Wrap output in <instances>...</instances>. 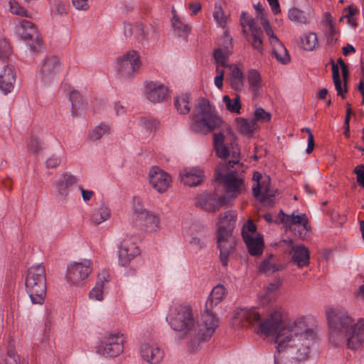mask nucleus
I'll return each instance as SVG.
<instances>
[{
    "label": "nucleus",
    "instance_id": "obj_24",
    "mask_svg": "<svg viewBox=\"0 0 364 364\" xmlns=\"http://www.w3.org/2000/svg\"><path fill=\"white\" fill-rule=\"evenodd\" d=\"M16 82V72L12 65H4L0 71V90L5 94L11 92Z\"/></svg>",
    "mask_w": 364,
    "mask_h": 364
},
{
    "label": "nucleus",
    "instance_id": "obj_47",
    "mask_svg": "<svg viewBox=\"0 0 364 364\" xmlns=\"http://www.w3.org/2000/svg\"><path fill=\"white\" fill-rule=\"evenodd\" d=\"M105 287L103 284L97 282L95 286L90 291V298L97 301H102L103 299Z\"/></svg>",
    "mask_w": 364,
    "mask_h": 364
},
{
    "label": "nucleus",
    "instance_id": "obj_12",
    "mask_svg": "<svg viewBox=\"0 0 364 364\" xmlns=\"http://www.w3.org/2000/svg\"><path fill=\"white\" fill-rule=\"evenodd\" d=\"M241 26L247 41L252 48L259 53L263 51L262 31L256 21L251 17L242 14Z\"/></svg>",
    "mask_w": 364,
    "mask_h": 364
},
{
    "label": "nucleus",
    "instance_id": "obj_45",
    "mask_svg": "<svg viewBox=\"0 0 364 364\" xmlns=\"http://www.w3.org/2000/svg\"><path fill=\"white\" fill-rule=\"evenodd\" d=\"M344 13L343 17L347 18L348 23L355 27L357 26L355 16L359 14L358 8L354 5H350L344 9Z\"/></svg>",
    "mask_w": 364,
    "mask_h": 364
},
{
    "label": "nucleus",
    "instance_id": "obj_61",
    "mask_svg": "<svg viewBox=\"0 0 364 364\" xmlns=\"http://www.w3.org/2000/svg\"><path fill=\"white\" fill-rule=\"evenodd\" d=\"M110 279V274L109 271L103 269L97 275V282L103 284L105 287V284L107 283Z\"/></svg>",
    "mask_w": 364,
    "mask_h": 364
},
{
    "label": "nucleus",
    "instance_id": "obj_17",
    "mask_svg": "<svg viewBox=\"0 0 364 364\" xmlns=\"http://www.w3.org/2000/svg\"><path fill=\"white\" fill-rule=\"evenodd\" d=\"M196 206L209 213L218 211L222 206L228 205L226 197L216 193H204L196 198Z\"/></svg>",
    "mask_w": 364,
    "mask_h": 364
},
{
    "label": "nucleus",
    "instance_id": "obj_38",
    "mask_svg": "<svg viewBox=\"0 0 364 364\" xmlns=\"http://www.w3.org/2000/svg\"><path fill=\"white\" fill-rule=\"evenodd\" d=\"M300 44L304 50H313L318 45L317 35L314 32L303 34L300 38Z\"/></svg>",
    "mask_w": 364,
    "mask_h": 364
},
{
    "label": "nucleus",
    "instance_id": "obj_33",
    "mask_svg": "<svg viewBox=\"0 0 364 364\" xmlns=\"http://www.w3.org/2000/svg\"><path fill=\"white\" fill-rule=\"evenodd\" d=\"M110 217V209L106 205L101 204L93 210L90 216V220L94 225H97L107 221Z\"/></svg>",
    "mask_w": 364,
    "mask_h": 364
},
{
    "label": "nucleus",
    "instance_id": "obj_50",
    "mask_svg": "<svg viewBox=\"0 0 364 364\" xmlns=\"http://www.w3.org/2000/svg\"><path fill=\"white\" fill-rule=\"evenodd\" d=\"M255 119L256 121L264 123L270 121L272 115L262 108H257L255 111Z\"/></svg>",
    "mask_w": 364,
    "mask_h": 364
},
{
    "label": "nucleus",
    "instance_id": "obj_6",
    "mask_svg": "<svg viewBox=\"0 0 364 364\" xmlns=\"http://www.w3.org/2000/svg\"><path fill=\"white\" fill-rule=\"evenodd\" d=\"M220 122V117L210 102L205 98L200 99L192 114V129L198 132H209L218 127Z\"/></svg>",
    "mask_w": 364,
    "mask_h": 364
},
{
    "label": "nucleus",
    "instance_id": "obj_4",
    "mask_svg": "<svg viewBox=\"0 0 364 364\" xmlns=\"http://www.w3.org/2000/svg\"><path fill=\"white\" fill-rule=\"evenodd\" d=\"M166 321L177 333L178 340H186L191 350L196 338V321L193 308L189 304H175L169 309Z\"/></svg>",
    "mask_w": 364,
    "mask_h": 364
},
{
    "label": "nucleus",
    "instance_id": "obj_40",
    "mask_svg": "<svg viewBox=\"0 0 364 364\" xmlns=\"http://www.w3.org/2000/svg\"><path fill=\"white\" fill-rule=\"evenodd\" d=\"M175 107L179 113L182 114H188L191 109L190 96L187 94H183L176 97Z\"/></svg>",
    "mask_w": 364,
    "mask_h": 364
},
{
    "label": "nucleus",
    "instance_id": "obj_58",
    "mask_svg": "<svg viewBox=\"0 0 364 364\" xmlns=\"http://www.w3.org/2000/svg\"><path fill=\"white\" fill-rule=\"evenodd\" d=\"M73 5L77 10L87 11L89 9V0H72Z\"/></svg>",
    "mask_w": 364,
    "mask_h": 364
},
{
    "label": "nucleus",
    "instance_id": "obj_62",
    "mask_svg": "<svg viewBox=\"0 0 364 364\" xmlns=\"http://www.w3.org/2000/svg\"><path fill=\"white\" fill-rule=\"evenodd\" d=\"M189 244L193 247L200 250L205 247V243L200 238L193 237L189 240Z\"/></svg>",
    "mask_w": 364,
    "mask_h": 364
},
{
    "label": "nucleus",
    "instance_id": "obj_34",
    "mask_svg": "<svg viewBox=\"0 0 364 364\" xmlns=\"http://www.w3.org/2000/svg\"><path fill=\"white\" fill-rule=\"evenodd\" d=\"M225 4L222 1H216L214 5V11L213 16L214 20L216 21L218 26L225 28L230 22L229 16L227 15L223 10V5Z\"/></svg>",
    "mask_w": 364,
    "mask_h": 364
},
{
    "label": "nucleus",
    "instance_id": "obj_41",
    "mask_svg": "<svg viewBox=\"0 0 364 364\" xmlns=\"http://www.w3.org/2000/svg\"><path fill=\"white\" fill-rule=\"evenodd\" d=\"M223 102L229 112L236 114L240 113L241 103L240 97L238 95L234 99H231L229 95H224L223 97Z\"/></svg>",
    "mask_w": 364,
    "mask_h": 364
},
{
    "label": "nucleus",
    "instance_id": "obj_30",
    "mask_svg": "<svg viewBox=\"0 0 364 364\" xmlns=\"http://www.w3.org/2000/svg\"><path fill=\"white\" fill-rule=\"evenodd\" d=\"M249 251L252 256H259L262 254L264 249V241L262 236L256 235L243 239Z\"/></svg>",
    "mask_w": 364,
    "mask_h": 364
},
{
    "label": "nucleus",
    "instance_id": "obj_28",
    "mask_svg": "<svg viewBox=\"0 0 364 364\" xmlns=\"http://www.w3.org/2000/svg\"><path fill=\"white\" fill-rule=\"evenodd\" d=\"M292 262L298 267L308 266L310 260V254L307 247L304 245L293 246L291 250Z\"/></svg>",
    "mask_w": 364,
    "mask_h": 364
},
{
    "label": "nucleus",
    "instance_id": "obj_51",
    "mask_svg": "<svg viewBox=\"0 0 364 364\" xmlns=\"http://www.w3.org/2000/svg\"><path fill=\"white\" fill-rule=\"evenodd\" d=\"M271 296L272 295L268 291L264 289L258 294V300L259 304L262 306H265L272 301H274L276 298Z\"/></svg>",
    "mask_w": 364,
    "mask_h": 364
},
{
    "label": "nucleus",
    "instance_id": "obj_14",
    "mask_svg": "<svg viewBox=\"0 0 364 364\" xmlns=\"http://www.w3.org/2000/svg\"><path fill=\"white\" fill-rule=\"evenodd\" d=\"M262 24L267 36L269 38V41L272 48V53L275 58L282 64H287L290 61V55L284 44L274 34L270 23L266 17H262Z\"/></svg>",
    "mask_w": 364,
    "mask_h": 364
},
{
    "label": "nucleus",
    "instance_id": "obj_32",
    "mask_svg": "<svg viewBox=\"0 0 364 364\" xmlns=\"http://www.w3.org/2000/svg\"><path fill=\"white\" fill-rule=\"evenodd\" d=\"M247 80L250 90L254 95H257L262 86V80L259 71L255 69L248 70Z\"/></svg>",
    "mask_w": 364,
    "mask_h": 364
},
{
    "label": "nucleus",
    "instance_id": "obj_29",
    "mask_svg": "<svg viewBox=\"0 0 364 364\" xmlns=\"http://www.w3.org/2000/svg\"><path fill=\"white\" fill-rule=\"evenodd\" d=\"M226 291L223 285H217L210 292L208 299L206 301L205 307L213 309L218 304H220L225 297Z\"/></svg>",
    "mask_w": 364,
    "mask_h": 364
},
{
    "label": "nucleus",
    "instance_id": "obj_42",
    "mask_svg": "<svg viewBox=\"0 0 364 364\" xmlns=\"http://www.w3.org/2000/svg\"><path fill=\"white\" fill-rule=\"evenodd\" d=\"M288 16L291 21L298 23L305 24L308 21V16L304 11L295 7L289 10Z\"/></svg>",
    "mask_w": 364,
    "mask_h": 364
},
{
    "label": "nucleus",
    "instance_id": "obj_54",
    "mask_svg": "<svg viewBox=\"0 0 364 364\" xmlns=\"http://www.w3.org/2000/svg\"><path fill=\"white\" fill-rule=\"evenodd\" d=\"M28 151L33 153H38L41 149V144L38 139L31 136L27 143Z\"/></svg>",
    "mask_w": 364,
    "mask_h": 364
},
{
    "label": "nucleus",
    "instance_id": "obj_59",
    "mask_svg": "<svg viewBox=\"0 0 364 364\" xmlns=\"http://www.w3.org/2000/svg\"><path fill=\"white\" fill-rule=\"evenodd\" d=\"M6 364H20V358L14 350H9L6 359Z\"/></svg>",
    "mask_w": 364,
    "mask_h": 364
},
{
    "label": "nucleus",
    "instance_id": "obj_56",
    "mask_svg": "<svg viewBox=\"0 0 364 364\" xmlns=\"http://www.w3.org/2000/svg\"><path fill=\"white\" fill-rule=\"evenodd\" d=\"M216 74L217 75L214 79V83L219 90H222L223 87L224 70L219 67H217Z\"/></svg>",
    "mask_w": 364,
    "mask_h": 364
},
{
    "label": "nucleus",
    "instance_id": "obj_11",
    "mask_svg": "<svg viewBox=\"0 0 364 364\" xmlns=\"http://www.w3.org/2000/svg\"><path fill=\"white\" fill-rule=\"evenodd\" d=\"M141 65L139 54L132 50L117 58L116 68L122 77L131 78L139 71Z\"/></svg>",
    "mask_w": 364,
    "mask_h": 364
},
{
    "label": "nucleus",
    "instance_id": "obj_23",
    "mask_svg": "<svg viewBox=\"0 0 364 364\" xmlns=\"http://www.w3.org/2000/svg\"><path fill=\"white\" fill-rule=\"evenodd\" d=\"M226 80L231 88L237 92H240L245 86V77L243 70L237 65L232 64L228 67Z\"/></svg>",
    "mask_w": 364,
    "mask_h": 364
},
{
    "label": "nucleus",
    "instance_id": "obj_35",
    "mask_svg": "<svg viewBox=\"0 0 364 364\" xmlns=\"http://www.w3.org/2000/svg\"><path fill=\"white\" fill-rule=\"evenodd\" d=\"M231 53V49L228 46H225L224 48L220 47L215 49L213 53V57L218 67L220 65L228 68L230 65H228V60Z\"/></svg>",
    "mask_w": 364,
    "mask_h": 364
},
{
    "label": "nucleus",
    "instance_id": "obj_15",
    "mask_svg": "<svg viewBox=\"0 0 364 364\" xmlns=\"http://www.w3.org/2000/svg\"><path fill=\"white\" fill-rule=\"evenodd\" d=\"M18 33L33 52L40 51L43 46L42 38L35 25L30 21L23 20L18 28Z\"/></svg>",
    "mask_w": 364,
    "mask_h": 364
},
{
    "label": "nucleus",
    "instance_id": "obj_10",
    "mask_svg": "<svg viewBox=\"0 0 364 364\" xmlns=\"http://www.w3.org/2000/svg\"><path fill=\"white\" fill-rule=\"evenodd\" d=\"M126 337L120 332H112L105 334L97 347L98 353L110 357H116L124 350Z\"/></svg>",
    "mask_w": 364,
    "mask_h": 364
},
{
    "label": "nucleus",
    "instance_id": "obj_55",
    "mask_svg": "<svg viewBox=\"0 0 364 364\" xmlns=\"http://www.w3.org/2000/svg\"><path fill=\"white\" fill-rule=\"evenodd\" d=\"M354 173L356 174L357 183L364 188V166L362 164L357 166L354 169Z\"/></svg>",
    "mask_w": 364,
    "mask_h": 364
},
{
    "label": "nucleus",
    "instance_id": "obj_5",
    "mask_svg": "<svg viewBox=\"0 0 364 364\" xmlns=\"http://www.w3.org/2000/svg\"><path fill=\"white\" fill-rule=\"evenodd\" d=\"M237 220V213L228 210L219 214L217 218V242L220 249V259L223 266H227L228 257L235 247V240L232 231Z\"/></svg>",
    "mask_w": 364,
    "mask_h": 364
},
{
    "label": "nucleus",
    "instance_id": "obj_48",
    "mask_svg": "<svg viewBox=\"0 0 364 364\" xmlns=\"http://www.w3.org/2000/svg\"><path fill=\"white\" fill-rule=\"evenodd\" d=\"M256 230L257 229L255 225L252 222L248 221L242 228V235L243 239L256 235H260L257 232Z\"/></svg>",
    "mask_w": 364,
    "mask_h": 364
},
{
    "label": "nucleus",
    "instance_id": "obj_43",
    "mask_svg": "<svg viewBox=\"0 0 364 364\" xmlns=\"http://www.w3.org/2000/svg\"><path fill=\"white\" fill-rule=\"evenodd\" d=\"M280 269L279 265L273 262V257H269L264 259L259 266V271L265 274L273 273Z\"/></svg>",
    "mask_w": 364,
    "mask_h": 364
},
{
    "label": "nucleus",
    "instance_id": "obj_44",
    "mask_svg": "<svg viewBox=\"0 0 364 364\" xmlns=\"http://www.w3.org/2000/svg\"><path fill=\"white\" fill-rule=\"evenodd\" d=\"M111 128L108 124H100L92 129V131L89 134V137L92 141H95L100 139L105 134H109Z\"/></svg>",
    "mask_w": 364,
    "mask_h": 364
},
{
    "label": "nucleus",
    "instance_id": "obj_52",
    "mask_svg": "<svg viewBox=\"0 0 364 364\" xmlns=\"http://www.w3.org/2000/svg\"><path fill=\"white\" fill-rule=\"evenodd\" d=\"M11 52L9 43L5 39L0 40V59H6Z\"/></svg>",
    "mask_w": 364,
    "mask_h": 364
},
{
    "label": "nucleus",
    "instance_id": "obj_3",
    "mask_svg": "<svg viewBox=\"0 0 364 364\" xmlns=\"http://www.w3.org/2000/svg\"><path fill=\"white\" fill-rule=\"evenodd\" d=\"M329 341L335 345L346 341L350 349L358 348L364 342V319L357 323L346 313L330 308L326 311Z\"/></svg>",
    "mask_w": 364,
    "mask_h": 364
},
{
    "label": "nucleus",
    "instance_id": "obj_25",
    "mask_svg": "<svg viewBox=\"0 0 364 364\" xmlns=\"http://www.w3.org/2000/svg\"><path fill=\"white\" fill-rule=\"evenodd\" d=\"M168 92V89L161 83L150 82L146 85V97L152 102L156 103L164 100Z\"/></svg>",
    "mask_w": 364,
    "mask_h": 364
},
{
    "label": "nucleus",
    "instance_id": "obj_31",
    "mask_svg": "<svg viewBox=\"0 0 364 364\" xmlns=\"http://www.w3.org/2000/svg\"><path fill=\"white\" fill-rule=\"evenodd\" d=\"M171 12V26L173 30L181 36H188L191 31V27L181 18L174 8L172 9Z\"/></svg>",
    "mask_w": 364,
    "mask_h": 364
},
{
    "label": "nucleus",
    "instance_id": "obj_39",
    "mask_svg": "<svg viewBox=\"0 0 364 364\" xmlns=\"http://www.w3.org/2000/svg\"><path fill=\"white\" fill-rule=\"evenodd\" d=\"M236 127L243 134H251L255 129V121L242 117L235 119Z\"/></svg>",
    "mask_w": 364,
    "mask_h": 364
},
{
    "label": "nucleus",
    "instance_id": "obj_9",
    "mask_svg": "<svg viewBox=\"0 0 364 364\" xmlns=\"http://www.w3.org/2000/svg\"><path fill=\"white\" fill-rule=\"evenodd\" d=\"M93 271L91 259H83L70 263L67 267L65 279L70 286L82 287Z\"/></svg>",
    "mask_w": 364,
    "mask_h": 364
},
{
    "label": "nucleus",
    "instance_id": "obj_18",
    "mask_svg": "<svg viewBox=\"0 0 364 364\" xmlns=\"http://www.w3.org/2000/svg\"><path fill=\"white\" fill-rule=\"evenodd\" d=\"M333 79L338 95L342 98L346 92V80L348 75V67L342 58L332 65Z\"/></svg>",
    "mask_w": 364,
    "mask_h": 364
},
{
    "label": "nucleus",
    "instance_id": "obj_20",
    "mask_svg": "<svg viewBox=\"0 0 364 364\" xmlns=\"http://www.w3.org/2000/svg\"><path fill=\"white\" fill-rule=\"evenodd\" d=\"M62 71V65L56 57L48 58L44 62L40 71L42 80L50 82L58 77Z\"/></svg>",
    "mask_w": 364,
    "mask_h": 364
},
{
    "label": "nucleus",
    "instance_id": "obj_36",
    "mask_svg": "<svg viewBox=\"0 0 364 364\" xmlns=\"http://www.w3.org/2000/svg\"><path fill=\"white\" fill-rule=\"evenodd\" d=\"M144 225L146 231L155 232L160 228V218L158 215L149 211L143 218Z\"/></svg>",
    "mask_w": 364,
    "mask_h": 364
},
{
    "label": "nucleus",
    "instance_id": "obj_22",
    "mask_svg": "<svg viewBox=\"0 0 364 364\" xmlns=\"http://www.w3.org/2000/svg\"><path fill=\"white\" fill-rule=\"evenodd\" d=\"M204 178V171L198 167L185 168L180 172L181 181L189 186L200 185Z\"/></svg>",
    "mask_w": 364,
    "mask_h": 364
},
{
    "label": "nucleus",
    "instance_id": "obj_7",
    "mask_svg": "<svg viewBox=\"0 0 364 364\" xmlns=\"http://www.w3.org/2000/svg\"><path fill=\"white\" fill-rule=\"evenodd\" d=\"M26 288L33 304H42L46 296L47 284L43 265L31 267L26 278Z\"/></svg>",
    "mask_w": 364,
    "mask_h": 364
},
{
    "label": "nucleus",
    "instance_id": "obj_64",
    "mask_svg": "<svg viewBox=\"0 0 364 364\" xmlns=\"http://www.w3.org/2000/svg\"><path fill=\"white\" fill-rule=\"evenodd\" d=\"M60 164V159L58 156H52L46 161L48 168H55Z\"/></svg>",
    "mask_w": 364,
    "mask_h": 364
},
{
    "label": "nucleus",
    "instance_id": "obj_60",
    "mask_svg": "<svg viewBox=\"0 0 364 364\" xmlns=\"http://www.w3.org/2000/svg\"><path fill=\"white\" fill-rule=\"evenodd\" d=\"M70 100L72 103L73 109H75V107L78 105L80 102L81 96L78 91L72 90L70 92Z\"/></svg>",
    "mask_w": 364,
    "mask_h": 364
},
{
    "label": "nucleus",
    "instance_id": "obj_16",
    "mask_svg": "<svg viewBox=\"0 0 364 364\" xmlns=\"http://www.w3.org/2000/svg\"><path fill=\"white\" fill-rule=\"evenodd\" d=\"M148 178L151 186L159 193L166 192L172 183L171 175L159 166L150 168Z\"/></svg>",
    "mask_w": 364,
    "mask_h": 364
},
{
    "label": "nucleus",
    "instance_id": "obj_57",
    "mask_svg": "<svg viewBox=\"0 0 364 364\" xmlns=\"http://www.w3.org/2000/svg\"><path fill=\"white\" fill-rule=\"evenodd\" d=\"M280 286H281V282L279 281H277L273 283L269 284L265 287L264 289L272 295L271 296H274L277 299V295H278V291L280 288Z\"/></svg>",
    "mask_w": 364,
    "mask_h": 364
},
{
    "label": "nucleus",
    "instance_id": "obj_2",
    "mask_svg": "<svg viewBox=\"0 0 364 364\" xmlns=\"http://www.w3.org/2000/svg\"><path fill=\"white\" fill-rule=\"evenodd\" d=\"M214 148L218 157L232 158L228 163L218 164L215 171V180L223 188V196L226 197L229 204L246 191L244 178L237 172L242 166L239 160L240 150L231 132L215 134Z\"/></svg>",
    "mask_w": 364,
    "mask_h": 364
},
{
    "label": "nucleus",
    "instance_id": "obj_1",
    "mask_svg": "<svg viewBox=\"0 0 364 364\" xmlns=\"http://www.w3.org/2000/svg\"><path fill=\"white\" fill-rule=\"evenodd\" d=\"M288 318L287 311L277 308L256 330L261 338H271L276 350L275 364H299L305 360L316 337L309 327L307 316H298L289 321Z\"/></svg>",
    "mask_w": 364,
    "mask_h": 364
},
{
    "label": "nucleus",
    "instance_id": "obj_8",
    "mask_svg": "<svg viewBox=\"0 0 364 364\" xmlns=\"http://www.w3.org/2000/svg\"><path fill=\"white\" fill-rule=\"evenodd\" d=\"M219 323V318L213 311L205 307L200 321L196 322V333L193 340V351L198 348L200 342L208 341L213 336Z\"/></svg>",
    "mask_w": 364,
    "mask_h": 364
},
{
    "label": "nucleus",
    "instance_id": "obj_19",
    "mask_svg": "<svg viewBox=\"0 0 364 364\" xmlns=\"http://www.w3.org/2000/svg\"><path fill=\"white\" fill-rule=\"evenodd\" d=\"M139 254L140 250L136 243L130 237H126L119 247V263L122 266H127Z\"/></svg>",
    "mask_w": 364,
    "mask_h": 364
},
{
    "label": "nucleus",
    "instance_id": "obj_63",
    "mask_svg": "<svg viewBox=\"0 0 364 364\" xmlns=\"http://www.w3.org/2000/svg\"><path fill=\"white\" fill-rule=\"evenodd\" d=\"M274 14H280L281 9L278 0H267Z\"/></svg>",
    "mask_w": 364,
    "mask_h": 364
},
{
    "label": "nucleus",
    "instance_id": "obj_46",
    "mask_svg": "<svg viewBox=\"0 0 364 364\" xmlns=\"http://www.w3.org/2000/svg\"><path fill=\"white\" fill-rule=\"evenodd\" d=\"M133 212L139 219L143 218L149 212L142 204V200L139 197H134L133 199Z\"/></svg>",
    "mask_w": 364,
    "mask_h": 364
},
{
    "label": "nucleus",
    "instance_id": "obj_13",
    "mask_svg": "<svg viewBox=\"0 0 364 364\" xmlns=\"http://www.w3.org/2000/svg\"><path fill=\"white\" fill-rule=\"evenodd\" d=\"M277 308H282V306H275L269 314L268 316L262 320V316L259 312L256 309V308H239L235 310L234 314V322L235 324H240L242 327H253L257 323L258 325L256 326L255 329V332L256 333V330L259 326V324L264 320L269 318L270 314Z\"/></svg>",
    "mask_w": 364,
    "mask_h": 364
},
{
    "label": "nucleus",
    "instance_id": "obj_49",
    "mask_svg": "<svg viewBox=\"0 0 364 364\" xmlns=\"http://www.w3.org/2000/svg\"><path fill=\"white\" fill-rule=\"evenodd\" d=\"M9 11L16 15L22 16H28L27 11L21 6L16 1L10 0L9 2Z\"/></svg>",
    "mask_w": 364,
    "mask_h": 364
},
{
    "label": "nucleus",
    "instance_id": "obj_21",
    "mask_svg": "<svg viewBox=\"0 0 364 364\" xmlns=\"http://www.w3.org/2000/svg\"><path fill=\"white\" fill-rule=\"evenodd\" d=\"M142 358L150 364H159L164 356V351L154 343H144L141 346Z\"/></svg>",
    "mask_w": 364,
    "mask_h": 364
},
{
    "label": "nucleus",
    "instance_id": "obj_26",
    "mask_svg": "<svg viewBox=\"0 0 364 364\" xmlns=\"http://www.w3.org/2000/svg\"><path fill=\"white\" fill-rule=\"evenodd\" d=\"M253 195L261 202L271 198L275 196V191L270 187V179L264 176L259 183L254 184L252 186Z\"/></svg>",
    "mask_w": 364,
    "mask_h": 364
},
{
    "label": "nucleus",
    "instance_id": "obj_37",
    "mask_svg": "<svg viewBox=\"0 0 364 364\" xmlns=\"http://www.w3.org/2000/svg\"><path fill=\"white\" fill-rule=\"evenodd\" d=\"M124 35L127 37L134 36L139 41H143L146 38L144 28L141 24H125Z\"/></svg>",
    "mask_w": 364,
    "mask_h": 364
},
{
    "label": "nucleus",
    "instance_id": "obj_27",
    "mask_svg": "<svg viewBox=\"0 0 364 364\" xmlns=\"http://www.w3.org/2000/svg\"><path fill=\"white\" fill-rule=\"evenodd\" d=\"M279 218L281 222L285 225L286 228L291 229L293 225H301L304 230H308L309 223L308 218L306 214L294 215H287L283 211H280Z\"/></svg>",
    "mask_w": 364,
    "mask_h": 364
},
{
    "label": "nucleus",
    "instance_id": "obj_53",
    "mask_svg": "<svg viewBox=\"0 0 364 364\" xmlns=\"http://www.w3.org/2000/svg\"><path fill=\"white\" fill-rule=\"evenodd\" d=\"M77 182V178L72 175L65 174L59 183L60 190L68 188Z\"/></svg>",
    "mask_w": 364,
    "mask_h": 364
}]
</instances>
